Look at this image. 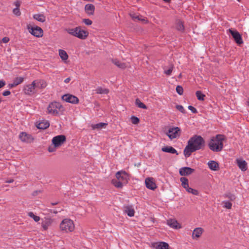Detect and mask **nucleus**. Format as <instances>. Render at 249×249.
I'll list each match as a JSON object with an SVG mask.
<instances>
[{"mask_svg":"<svg viewBox=\"0 0 249 249\" xmlns=\"http://www.w3.org/2000/svg\"><path fill=\"white\" fill-rule=\"evenodd\" d=\"M204 146L203 138L200 136L195 135L188 141V144L183 151L184 155L186 158H188L192 153L203 148Z\"/></svg>","mask_w":249,"mask_h":249,"instance_id":"f257e3e1","label":"nucleus"},{"mask_svg":"<svg viewBox=\"0 0 249 249\" xmlns=\"http://www.w3.org/2000/svg\"><path fill=\"white\" fill-rule=\"evenodd\" d=\"M225 139V136L220 134L212 137L208 144L209 148L213 152H220L223 148V141Z\"/></svg>","mask_w":249,"mask_h":249,"instance_id":"f03ea898","label":"nucleus"},{"mask_svg":"<svg viewBox=\"0 0 249 249\" xmlns=\"http://www.w3.org/2000/svg\"><path fill=\"white\" fill-rule=\"evenodd\" d=\"M64 111V107L60 103L56 101L50 103L47 107V113L53 116L63 114Z\"/></svg>","mask_w":249,"mask_h":249,"instance_id":"7ed1b4c3","label":"nucleus"},{"mask_svg":"<svg viewBox=\"0 0 249 249\" xmlns=\"http://www.w3.org/2000/svg\"><path fill=\"white\" fill-rule=\"evenodd\" d=\"M66 31L70 35L81 39H85L89 36L88 31L82 29L81 26H77L74 28H69L66 29Z\"/></svg>","mask_w":249,"mask_h":249,"instance_id":"20e7f679","label":"nucleus"},{"mask_svg":"<svg viewBox=\"0 0 249 249\" xmlns=\"http://www.w3.org/2000/svg\"><path fill=\"white\" fill-rule=\"evenodd\" d=\"M74 227L73 221L69 218L64 219L60 224V230L65 232H72Z\"/></svg>","mask_w":249,"mask_h":249,"instance_id":"39448f33","label":"nucleus"},{"mask_svg":"<svg viewBox=\"0 0 249 249\" xmlns=\"http://www.w3.org/2000/svg\"><path fill=\"white\" fill-rule=\"evenodd\" d=\"M27 29L31 35L36 37H40L43 35V30L37 26H33L31 24H29L27 25Z\"/></svg>","mask_w":249,"mask_h":249,"instance_id":"423d86ee","label":"nucleus"},{"mask_svg":"<svg viewBox=\"0 0 249 249\" xmlns=\"http://www.w3.org/2000/svg\"><path fill=\"white\" fill-rule=\"evenodd\" d=\"M181 133V129L177 126H172L169 128L166 132V135L170 140L178 138L180 136Z\"/></svg>","mask_w":249,"mask_h":249,"instance_id":"0eeeda50","label":"nucleus"},{"mask_svg":"<svg viewBox=\"0 0 249 249\" xmlns=\"http://www.w3.org/2000/svg\"><path fill=\"white\" fill-rule=\"evenodd\" d=\"M115 176L124 185L126 184L129 180V175L124 171L117 172L116 173Z\"/></svg>","mask_w":249,"mask_h":249,"instance_id":"6e6552de","label":"nucleus"},{"mask_svg":"<svg viewBox=\"0 0 249 249\" xmlns=\"http://www.w3.org/2000/svg\"><path fill=\"white\" fill-rule=\"evenodd\" d=\"M66 137L63 135H60L53 137L52 139V144L55 147L61 146L66 141Z\"/></svg>","mask_w":249,"mask_h":249,"instance_id":"1a4fd4ad","label":"nucleus"},{"mask_svg":"<svg viewBox=\"0 0 249 249\" xmlns=\"http://www.w3.org/2000/svg\"><path fill=\"white\" fill-rule=\"evenodd\" d=\"M25 94L28 95H33L37 93L35 86V83L33 82L30 84L26 85L23 89Z\"/></svg>","mask_w":249,"mask_h":249,"instance_id":"9d476101","label":"nucleus"},{"mask_svg":"<svg viewBox=\"0 0 249 249\" xmlns=\"http://www.w3.org/2000/svg\"><path fill=\"white\" fill-rule=\"evenodd\" d=\"M62 99L66 102L70 103L73 104H76L79 102V99L77 97L69 94L63 95L62 97Z\"/></svg>","mask_w":249,"mask_h":249,"instance_id":"9b49d317","label":"nucleus"},{"mask_svg":"<svg viewBox=\"0 0 249 249\" xmlns=\"http://www.w3.org/2000/svg\"><path fill=\"white\" fill-rule=\"evenodd\" d=\"M229 32L231 33L237 44H241L243 43L242 36L236 30L229 29Z\"/></svg>","mask_w":249,"mask_h":249,"instance_id":"f8f14e48","label":"nucleus"},{"mask_svg":"<svg viewBox=\"0 0 249 249\" xmlns=\"http://www.w3.org/2000/svg\"><path fill=\"white\" fill-rule=\"evenodd\" d=\"M53 222V219L50 217H46L42 219L41 226L44 231L47 230L52 225Z\"/></svg>","mask_w":249,"mask_h":249,"instance_id":"ddd939ff","label":"nucleus"},{"mask_svg":"<svg viewBox=\"0 0 249 249\" xmlns=\"http://www.w3.org/2000/svg\"><path fill=\"white\" fill-rule=\"evenodd\" d=\"M20 140L24 142L30 143L33 142L34 139L32 136L26 132H21L19 135Z\"/></svg>","mask_w":249,"mask_h":249,"instance_id":"4468645a","label":"nucleus"},{"mask_svg":"<svg viewBox=\"0 0 249 249\" xmlns=\"http://www.w3.org/2000/svg\"><path fill=\"white\" fill-rule=\"evenodd\" d=\"M33 82L35 83V86L37 92L39 89H44L47 86L46 82L42 79L35 80Z\"/></svg>","mask_w":249,"mask_h":249,"instance_id":"2eb2a0df","label":"nucleus"},{"mask_svg":"<svg viewBox=\"0 0 249 249\" xmlns=\"http://www.w3.org/2000/svg\"><path fill=\"white\" fill-rule=\"evenodd\" d=\"M146 187L150 190H154L157 188V185L152 178H147L145 180Z\"/></svg>","mask_w":249,"mask_h":249,"instance_id":"dca6fc26","label":"nucleus"},{"mask_svg":"<svg viewBox=\"0 0 249 249\" xmlns=\"http://www.w3.org/2000/svg\"><path fill=\"white\" fill-rule=\"evenodd\" d=\"M236 163L241 171L245 172L248 169V163L246 160L241 159H237Z\"/></svg>","mask_w":249,"mask_h":249,"instance_id":"f3484780","label":"nucleus"},{"mask_svg":"<svg viewBox=\"0 0 249 249\" xmlns=\"http://www.w3.org/2000/svg\"><path fill=\"white\" fill-rule=\"evenodd\" d=\"M204 230L202 228H195L192 233V237L194 240H196L199 238L202 234Z\"/></svg>","mask_w":249,"mask_h":249,"instance_id":"a211bd4d","label":"nucleus"},{"mask_svg":"<svg viewBox=\"0 0 249 249\" xmlns=\"http://www.w3.org/2000/svg\"><path fill=\"white\" fill-rule=\"evenodd\" d=\"M167 224L172 228L178 229L181 228V225L175 219H169L167 221Z\"/></svg>","mask_w":249,"mask_h":249,"instance_id":"6ab92c4d","label":"nucleus"},{"mask_svg":"<svg viewBox=\"0 0 249 249\" xmlns=\"http://www.w3.org/2000/svg\"><path fill=\"white\" fill-rule=\"evenodd\" d=\"M194 171V169L188 167H182L179 169V174L182 176L191 175Z\"/></svg>","mask_w":249,"mask_h":249,"instance_id":"aec40b11","label":"nucleus"},{"mask_svg":"<svg viewBox=\"0 0 249 249\" xmlns=\"http://www.w3.org/2000/svg\"><path fill=\"white\" fill-rule=\"evenodd\" d=\"M153 246L156 249H169V244L165 242L155 243Z\"/></svg>","mask_w":249,"mask_h":249,"instance_id":"412c9836","label":"nucleus"},{"mask_svg":"<svg viewBox=\"0 0 249 249\" xmlns=\"http://www.w3.org/2000/svg\"><path fill=\"white\" fill-rule=\"evenodd\" d=\"M124 212L130 217L133 216L135 213V211L132 206H126L124 207Z\"/></svg>","mask_w":249,"mask_h":249,"instance_id":"4be33fe9","label":"nucleus"},{"mask_svg":"<svg viewBox=\"0 0 249 249\" xmlns=\"http://www.w3.org/2000/svg\"><path fill=\"white\" fill-rule=\"evenodd\" d=\"M86 13L89 15H92L94 14L95 7L92 4H87L85 6Z\"/></svg>","mask_w":249,"mask_h":249,"instance_id":"5701e85b","label":"nucleus"},{"mask_svg":"<svg viewBox=\"0 0 249 249\" xmlns=\"http://www.w3.org/2000/svg\"><path fill=\"white\" fill-rule=\"evenodd\" d=\"M208 165L210 169L213 171H217L219 169V164L214 160H211L208 162Z\"/></svg>","mask_w":249,"mask_h":249,"instance_id":"b1692460","label":"nucleus"},{"mask_svg":"<svg viewBox=\"0 0 249 249\" xmlns=\"http://www.w3.org/2000/svg\"><path fill=\"white\" fill-rule=\"evenodd\" d=\"M50 125V124L49 121L47 120H43L38 123L36 126L38 129H45L49 127Z\"/></svg>","mask_w":249,"mask_h":249,"instance_id":"393cba45","label":"nucleus"},{"mask_svg":"<svg viewBox=\"0 0 249 249\" xmlns=\"http://www.w3.org/2000/svg\"><path fill=\"white\" fill-rule=\"evenodd\" d=\"M161 150L163 152L169 153L171 154H176L177 155H178L177 151L172 146H165L161 148Z\"/></svg>","mask_w":249,"mask_h":249,"instance_id":"a878e982","label":"nucleus"},{"mask_svg":"<svg viewBox=\"0 0 249 249\" xmlns=\"http://www.w3.org/2000/svg\"><path fill=\"white\" fill-rule=\"evenodd\" d=\"M95 92L98 94H107L109 92V89L102 87H98L95 89Z\"/></svg>","mask_w":249,"mask_h":249,"instance_id":"bb28decb","label":"nucleus"},{"mask_svg":"<svg viewBox=\"0 0 249 249\" xmlns=\"http://www.w3.org/2000/svg\"><path fill=\"white\" fill-rule=\"evenodd\" d=\"M112 62L118 68L124 69L127 67L126 65L124 63H122L117 59H112Z\"/></svg>","mask_w":249,"mask_h":249,"instance_id":"cd10ccee","label":"nucleus"},{"mask_svg":"<svg viewBox=\"0 0 249 249\" xmlns=\"http://www.w3.org/2000/svg\"><path fill=\"white\" fill-rule=\"evenodd\" d=\"M180 180L182 187L185 189L187 191L188 190V188H190L188 183V179L186 178L182 177L180 178Z\"/></svg>","mask_w":249,"mask_h":249,"instance_id":"c85d7f7f","label":"nucleus"},{"mask_svg":"<svg viewBox=\"0 0 249 249\" xmlns=\"http://www.w3.org/2000/svg\"><path fill=\"white\" fill-rule=\"evenodd\" d=\"M111 183L115 187H116L117 188H123L124 185L116 178L115 179H112Z\"/></svg>","mask_w":249,"mask_h":249,"instance_id":"c756f323","label":"nucleus"},{"mask_svg":"<svg viewBox=\"0 0 249 249\" xmlns=\"http://www.w3.org/2000/svg\"><path fill=\"white\" fill-rule=\"evenodd\" d=\"M33 18L41 22H44L46 20L45 17L43 14H35L33 16Z\"/></svg>","mask_w":249,"mask_h":249,"instance_id":"7c9ffc66","label":"nucleus"},{"mask_svg":"<svg viewBox=\"0 0 249 249\" xmlns=\"http://www.w3.org/2000/svg\"><path fill=\"white\" fill-rule=\"evenodd\" d=\"M107 125V124L104 123H100L97 124H92V128L93 129H101L105 127Z\"/></svg>","mask_w":249,"mask_h":249,"instance_id":"2f4dec72","label":"nucleus"},{"mask_svg":"<svg viewBox=\"0 0 249 249\" xmlns=\"http://www.w3.org/2000/svg\"><path fill=\"white\" fill-rule=\"evenodd\" d=\"M59 55L63 60H66L68 58V55L66 52L63 50H59Z\"/></svg>","mask_w":249,"mask_h":249,"instance_id":"473e14b6","label":"nucleus"},{"mask_svg":"<svg viewBox=\"0 0 249 249\" xmlns=\"http://www.w3.org/2000/svg\"><path fill=\"white\" fill-rule=\"evenodd\" d=\"M176 28L179 31H183L184 29V27L183 22L180 20H178L176 23Z\"/></svg>","mask_w":249,"mask_h":249,"instance_id":"72a5a7b5","label":"nucleus"},{"mask_svg":"<svg viewBox=\"0 0 249 249\" xmlns=\"http://www.w3.org/2000/svg\"><path fill=\"white\" fill-rule=\"evenodd\" d=\"M173 69L174 65L170 64L168 69H166L165 68H164V73L167 75H170L172 72Z\"/></svg>","mask_w":249,"mask_h":249,"instance_id":"f704fd0d","label":"nucleus"},{"mask_svg":"<svg viewBox=\"0 0 249 249\" xmlns=\"http://www.w3.org/2000/svg\"><path fill=\"white\" fill-rule=\"evenodd\" d=\"M135 104L139 107L141 108H147V107L143 103H142L138 98L136 99Z\"/></svg>","mask_w":249,"mask_h":249,"instance_id":"c9c22d12","label":"nucleus"},{"mask_svg":"<svg viewBox=\"0 0 249 249\" xmlns=\"http://www.w3.org/2000/svg\"><path fill=\"white\" fill-rule=\"evenodd\" d=\"M196 96L198 100L203 101L205 95L203 94L200 91H197L196 93Z\"/></svg>","mask_w":249,"mask_h":249,"instance_id":"e433bc0d","label":"nucleus"},{"mask_svg":"<svg viewBox=\"0 0 249 249\" xmlns=\"http://www.w3.org/2000/svg\"><path fill=\"white\" fill-rule=\"evenodd\" d=\"M28 215L32 218L36 222H38L40 219L39 216L35 215L33 212L28 213Z\"/></svg>","mask_w":249,"mask_h":249,"instance_id":"4c0bfd02","label":"nucleus"},{"mask_svg":"<svg viewBox=\"0 0 249 249\" xmlns=\"http://www.w3.org/2000/svg\"><path fill=\"white\" fill-rule=\"evenodd\" d=\"M23 80H24V78L23 77H16V78H15L13 82H14L15 85H16V86H18L19 84L22 83L23 81Z\"/></svg>","mask_w":249,"mask_h":249,"instance_id":"58836bf2","label":"nucleus"},{"mask_svg":"<svg viewBox=\"0 0 249 249\" xmlns=\"http://www.w3.org/2000/svg\"><path fill=\"white\" fill-rule=\"evenodd\" d=\"M130 119L132 123L134 124H137L140 122V119L135 116H131Z\"/></svg>","mask_w":249,"mask_h":249,"instance_id":"ea45409f","label":"nucleus"},{"mask_svg":"<svg viewBox=\"0 0 249 249\" xmlns=\"http://www.w3.org/2000/svg\"><path fill=\"white\" fill-rule=\"evenodd\" d=\"M176 91L179 95H182L183 89L181 86H177L176 87Z\"/></svg>","mask_w":249,"mask_h":249,"instance_id":"a19ab883","label":"nucleus"},{"mask_svg":"<svg viewBox=\"0 0 249 249\" xmlns=\"http://www.w3.org/2000/svg\"><path fill=\"white\" fill-rule=\"evenodd\" d=\"M224 205L223 207L225 208L230 209L232 206V203L228 201H226L223 202Z\"/></svg>","mask_w":249,"mask_h":249,"instance_id":"79ce46f5","label":"nucleus"},{"mask_svg":"<svg viewBox=\"0 0 249 249\" xmlns=\"http://www.w3.org/2000/svg\"><path fill=\"white\" fill-rule=\"evenodd\" d=\"M189 193H191L194 195H197L198 194V192L197 190L194 189L191 187L188 188V190L187 191Z\"/></svg>","mask_w":249,"mask_h":249,"instance_id":"37998d69","label":"nucleus"},{"mask_svg":"<svg viewBox=\"0 0 249 249\" xmlns=\"http://www.w3.org/2000/svg\"><path fill=\"white\" fill-rule=\"evenodd\" d=\"M131 17L134 19H137L139 20H141L143 22H147V20H146L145 18H140L139 16L135 15H131Z\"/></svg>","mask_w":249,"mask_h":249,"instance_id":"c03bdc74","label":"nucleus"},{"mask_svg":"<svg viewBox=\"0 0 249 249\" xmlns=\"http://www.w3.org/2000/svg\"><path fill=\"white\" fill-rule=\"evenodd\" d=\"M176 108L182 113H185V110L183 107L181 105H177L176 106Z\"/></svg>","mask_w":249,"mask_h":249,"instance_id":"a18cd8bd","label":"nucleus"},{"mask_svg":"<svg viewBox=\"0 0 249 249\" xmlns=\"http://www.w3.org/2000/svg\"><path fill=\"white\" fill-rule=\"evenodd\" d=\"M83 22L87 25H90L92 23V21L89 18L83 19Z\"/></svg>","mask_w":249,"mask_h":249,"instance_id":"49530a36","label":"nucleus"},{"mask_svg":"<svg viewBox=\"0 0 249 249\" xmlns=\"http://www.w3.org/2000/svg\"><path fill=\"white\" fill-rule=\"evenodd\" d=\"M13 13L17 16L20 15V12L18 7H16L13 9Z\"/></svg>","mask_w":249,"mask_h":249,"instance_id":"de8ad7c7","label":"nucleus"},{"mask_svg":"<svg viewBox=\"0 0 249 249\" xmlns=\"http://www.w3.org/2000/svg\"><path fill=\"white\" fill-rule=\"evenodd\" d=\"M188 108L194 113H196L197 112L196 109L192 106H189Z\"/></svg>","mask_w":249,"mask_h":249,"instance_id":"09e8293b","label":"nucleus"},{"mask_svg":"<svg viewBox=\"0 0 249 249\" xmlns=\"http://www.w3.org/2000/svg\"><path fill=\"white\" fill-rule=\"evenodd\" d=\"M57 147H55L54 146V145H51L48 148V151L50 152H54L56 150V148Z\"/></svg>","mask_w":249,"mask_h":249,"instance_id":"8fccbe9b","label":"nucleus"},{"mask_svg":"<svg viewBox=\"0 0 249 249\" xmlns=\"http://www.w3.org/2000/svg\"><path fill=\"white\" fill-rule=\"evenodd\" d=\"M11 94V92L9 90H5L3 92L2 95L4 96L9 95Z\"/></svg>","mask_w":249,"mask_h":249,"instance_id":"3c124183","label":"nucleus"},{"mask_svg":"<svg viewBox=\"0 0 249 249\" xmlns=\"http://www.w3.org/2000/svg\"><path fill=\"white\" fill-rule=\"evenodd\" d=\"M9 41V38L8 37H4L2 39L1 41L3 43H7Z\"/></svg>","mask_w":249,"mask_h":249,"instance_id":"603ef678","label":"nucleus"},{"mask_svg":"<svg viewBox=\"0 0 249 249\" xmlns=\"http://www.w3.org/2000/svg\"><path fill=\"white\" fill-rule=\"evenodd\" d=\"M5 85V82L3 80H0V88H1Z\"/></svg>","mask_w":249,"mask_h":249,"instance_id":"864d4df0","label":"nucleus"},{"mask_svg":"<svg viewBox=\"0 0 249 249\" xmlns=\"http://www.w3.org/2000/svg\"><path fill=\"white\" fill-rule=\"evenodd\" d=\"M16 86H17L16 85H15V83H14V82H13V83L9 84V85H8V87L10 88H14V87H15Z\"/></svg>","mask_w":249,"mask_h":249,"instance_id":"5fc2aeb1","label":"nucleus"},{"mask_svg":"<svg viewBox=\"0 0 249 249\" xmlns=\"http://www.w3.org/2000/svg\"><path fill=\"white\" fill-rule=\"evenodd\" d=\"M39 193H40V191H36L33 193L32 195L34 196H36Z\"/></svg>","mask_w":249,"mask_h":249,"instance_id":"6e6d98bb","label":"nucleus"},{"mask_svg":"<svg viewBox=\"0 0 249 249\" xmlns=\"http://www.w3.org/2000/svg\"><path fill=\"white\" fill-rule=\"evenodd\" d=\"M71 79L70 77H68V78H67L65 80H64V82L66 83H68L70 82V81H71Z\"/></svg>","mask_w":249,"mask_h":249,"instance_id":"4d7b16f0","label":"nucleus"},{"mask_svg":"<svg viewBox=\"0 0 249 249\" xmlns=\"http://www.w3.org/2000/svg\"><path fill=\"white\" fill-rule=\"evenodd\" d=\"M13 181H14V180L13 179H9V180H6L5 182L6 183H10L13 182Z\"/></svg>","mask_w":249,"mask_h":249,"instance_id":"13d9d810","label":"nucleus"},{"mask_svg":"<svg viewBox=\"0 0 249 249\" xmlns=\"http://www.w3.org/2000/svg\"><path fill=\"white\" fill-rule=\"evenodd\" d=\"M16 5L17 6V7H18L19 6V4L18 2H16Z\"/></svg>","mask_w":249,"mask_h":249,"instance_id":"bf43d9fd","label":"nucleus"},{"mask_svg":"<svg viewBox=\"0 0 249 249\" xmlns=\"http://www.w3.org/2000/svg\"><path fill=\"white\" fill-rule=\"evenodd\" d=\"M58 204V202H55V203H52L51 204L52 205H56Z\"/></svg>","mask_w":249,"mask_h":249,"instance_id":"052dcab7","label":"nucleus"},{"mask_svg":"<svg viewBox=\"0 0 249 249\" xmlns=\"http://www.w3.org/2000/svg\"><path fill=\"white\" fill-rule=\"evenodd\" d=\"M163 0L166 2H169L171 1V0Z\"/></svg>","mask_w":249,"mask_h":249,"instance_id":"680f3d73","label":"nucleus"},{"mask_svg":"<svg viewBox=\"0 0 249 249\" xmlns=\"http://www.w3.org/2000/svg\"><path fill=\"white\" fill-rule=\"evenodd\" d=\"M53 213H57V212H56V211H53Z\"/></svg>","mask_w":249,"mask_h":249,"instance_id":"e2e57ef3","label":"nucleus"},{"mask_svg":"<svg viewBox=\"0 0 249 249\" xmlns=\"http://www.w3.org/2000/svg\"><path fill=\"white\" fill-rule=\"evenodd\" d=\"M2 102V99L0 97V103Z\"/></svg>","mask_w":249,"mask_h":249,"instance_id":"0e129e2a","label":"nucleus"},{"mask_svg":"<svg viewBox=\"0 0 249 249\" xmlns=\"http://www.w3.org/2000/svg\"><path fill=\"white\" fill-rule=\"evenodd\" d=\"M238 1H240V0H237Z\"/></svg>","mask_w":249,"mask_h":249,"instance_id":"69168bd1","label":"nucleus"}]
</instances>
